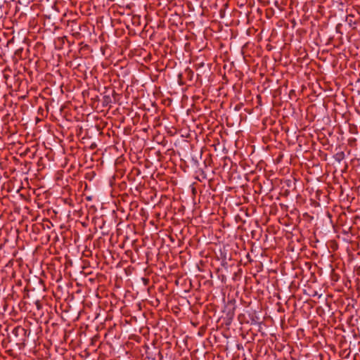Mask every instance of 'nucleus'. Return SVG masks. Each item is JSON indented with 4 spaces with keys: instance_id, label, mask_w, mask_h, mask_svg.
<instances>
[{
    "instance_id": "1",
    "label": "nucleus",
    "mask_w": 360,
    "mask_h": 360,
    "mask_svg": "<svg viewBox=\"0 0 360 360\" xmlns=\"http://www.w3.org/2000/svg\"><path fill=\"white\" fill-rule=\"evenodd\" d=\"M345 158V154L343 152L338 153L335 155V160L338 162H340Z\"/></svg>"
},
{
    "instance_id": "2",
    "label": "nucleus",
    "mask_w": 360,
    "mask_h": 360,
    "mask_svg": "<svg viewBox=\"0 0 360 360\" xmlns=\"http://www.w3.org/2000/svg\"><path fill=\"white\" fill-rule=\"evenodd\" d=\"M233 313H231V316H230V319H233Z\"/></svg>"
},
{
    "instance_id": "3",
    "label": "nucleus",
    "mask_w": 360,
    "mask_h": 360,
    "mask_svg": "<svg viewBox=\"0 0 360 360\" xmlns=\"http://www.w3.org/2000/svg\"><path fill=\"white\" fill-rule=\"evenodd\" d=\"M349 17H352V15H349V16H347V19L348 20V18H349Z\"/></svg>"
}]
</instances>
